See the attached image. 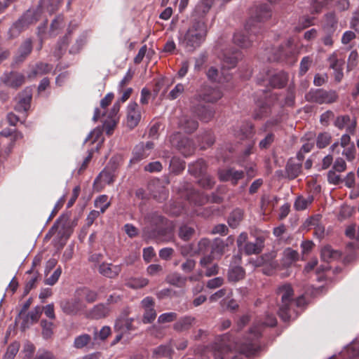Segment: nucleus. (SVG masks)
I'll use <instances>...</instances> for the list:
<instances>
[{"label": "nucleus", "instance_id": "obj_30", "mask_svg": "<svg viewBox=\"0 0 359 359\" xmlns=\"http://www.w3.org/2000/svg\"><path fill=\"white\" fill-rule=\"evenodd\" d=\"M357 122L354 120L351 123V118L348 115L338 116L334 121V126L339 130H343L346 127V131L351 134L355 133Z\"/></svg>", "mask_w": 359, "mask_h": 359}, {"label": "nucleus", "instance_id": "obj_41", "mask_svg": "<svg viewBox=\"0 0 359 359\" xmlns=\"http://www.w3.org/2000/svg\"><path fill=\"white\" fill-rule=\"evenodd\" d=\"M198 138L202 149L211 147L215 142V137L212 130L204 131Z\"/></svg>", "mask_w": 359, "mask_h": 359}, {"label": "nucleus", "instance_id": "obj_64", "mask_svg": "<svg viewBox=\"0 0 359 359\" xmlns=\"http://www.w3.org/2000/svg\"><path fill=\"white\" fill-rule=\"evenodd\" d=\"M212 4L205 2L203 0L195 8V13L200 16L205 15L211 8Z\"/></svg>", "mask_w": 359, "mask_h": 359}, {"label": "nucleus", "instance_id": "obj_38", "mask_svg": "<svg viewBox=\"0 0 359 359\" xmlns=\"http://www.w3.org/2000/svg\"><path fill=\"white\" fill-rule=\"evenodd\" d=\"M110 312V309L107 304H98L89 312V316L93 319H101L107 317Z\"/></svg>", "mask_w": 359, "mask_h": 359}, {"label": "nucleus", "instance_id": "obj_42", "mask_svg": "<svg viewBox=\"0 0 359 359\" xmlns=\"http://www.w3.org/2000/svg\"><path fill=\"white\" fill-rule=\"evenodd\" d=\"M27 273L28 276L26 278L25 294H27L32 288L36 287V284L40 278L39 272L35 270L30 269L27 271Z\"/></svg>", "mask_w": 359, "mask_h": 359}, {"label": "nucleus", "instance_id": "obj_44", "mask_svg": "<svg viewBox=\"0 0 359 359\" xmlns=\"http://www.w3.org/2000/svg\"><path fill=\"white\" fill-rule=\"evenodd\" d=\"M64 18L62 15H57L51 22L48 30L49 36H57L60 30L65 27Z\"/></svg>", "mask_w": 359, "mask_h": 359}, {"label": "nucleus", "instance_id": "obj_53", "mask_svg": "<svg viewBox=\"0 0 359 359\" xmlns=\"http://www.w3.org/2000/svg\"><path fill=\"white\" fill-rule=\"evenodd\" d=\"M31 100L32 95L30 93L20 97L18 102L15 105V110L18 111L26 112L30 107Z\"/></svg>", "mask_w": 359, "mask_h": 359}, {"label": "nucleus", "instance_id": "obj_57", "mask_svg": "<svg viewBox=\"0 0 359 359\" xmlns=\"http://www.w3.org/2000/svg\"><path fill=\"white\" fill-rule=\"evenodd\" d=\"M339 255V252L333 250L330 246H325L321 250V258L327 262H329L331 259L337 258Z\"/></svg>", "mask_w": 359, "mask_h": 359}, {"label": "nucleus", "instance_id": "obj_10", "mask_svg": "<svg viewBox=\"0 0 359 359\" xmlns=\"http://www.w3.org/2000/svg\"><path fill=\"white\" fill-rule=\"evenodd\" d=\"M148 224V232L151 236H156L163 234L167 219L156 212H151L145 217Z\"/></svg>", "mask_w": 359, "mask_h": 359}, {"label": "nucleus", "instance_id": "obj_49", "mask_svg": "<svg viewBox=\"0 0 359 359\" xmlns=\"http://www.w3.org/2000/svg\"><path fill=\"white\" fill-rule=\"evenodd\" d=\"M187 278L182 276L180 273H173L167 276V282L177 287H183L186 285Z\"/></svg>", "mask_w": 359, "mask_h": 359}, {"label": "nucleus", "instance_id": "obj_4", "mask_svg": "<svg viewBox=\"0 0 359 359\" xmlns=\"http://www.w3.org/2000/svg\"><path fill=\"white\" fill-rule=\"evenodd\" d=\"M266 54L269 62H283L292 65L297 60V53L291 40H287L270 50H266Z\"/></svg>", "mask_w": 359, "mask_h": 359}, {"label": "nucleus", "instance_id": "obj_51", "mask_svg": "<svg viewBox=\"0 0 359 359\" xmlns=\"http://www.w3.org/2000/svg\"><path fill=\"white\" fill-rule=\"evenodd\" d=\"M71 31L69 29L67 34L61 39L57 44L55 50L53 51L54 56L60 58L66 50L68 44V37Z\"/></svg>", "mask_w": 359, "mask_h": 359}, {"label": "nucleus", "instance_id": "obj_1", "mask_svg": "<svg viewBox=\"0 0 359 359\" xmlns=\"http://www.w3.org/2000/svg\"><path fill=\"white\" fill-rule=\"evenodd\" d=\"M52 13L54 11L51 0H40L36 8L27 10L21 18L11 27L8 32L9 39L16 38L30 25L36 23L43 11Z\"/></svg>", "mask_w": 359, "mask_h": 359}, {"label": "nucleus", "instance_id": "obj_54", "mask_svg": "<svg viewBox=\"0 0 359 359\" xmlns=\"http://www.w3.org/2000/svg\"><path fill=\"white\" fill-rule=\"evenodd\" d=\"M332 140V136L328 132L320 133L316 138V146L319 149L325 148Z\"/></svg>", "mask_w": 359, "mask_h": 359}, {"label": "nucleus", "instance_id": "obj_27", "mask_svg": "<svg viewBox=\"0 0 359 359\" xmlns=\"http://www.w3.org/2000/svg\"><path fill=\"white\" fill-rule=\"evenodd\" d=\"M121 270V264L114 265L111 263L107 262H102L98 267V272L102 276L110 279H114L118 277Z\"/></svg>", "mask_w": 359, "mask_h": 359}, {"label": "nucleus", "instance_id": "obj_2", "mask_svg": "<svg viewBox=\"0 0 359 359\" xmlns=\"http://www.w3.org/2000/svg\"><path fill=\"white\" fill-rule=\"evenodd\" d=\"M207 33V25L205 22L194 20L187 32L180 37V44L187 51L193 52L205 41Z\"/></svg>", "mask_w": 359, "mask_h": 359}, {"label": "nucleus", "instance_id": "obj_48", "mask_svg": "<svg viewBox=\"0 0 359 359\" xmlns=\"http://www.w3.org/2000/svg\"><path fill=\"white\" fill-rule=\"evenodd\" d=\"M313 201V196H309L305 198L303 196H298L294 201V208L297 211L304 210Z\"/></svg>", "mask_w": 359, "mask_h": 359}, {"label": "nucleus", "instance_id": "obj_23", "mask_svg": "<svg viewBox=\"0 0 359 359\" xmlns=\"http://www.w3.org/2000/svg\"><path fill=\"white\" fill-rule=\"evenodd\" d=\"M141 119V112L138 104L135 102H130L127 107L126 124L130 129L135 128Z\"/></svg>", "mask_w": 359, "mask_h": 359}, {"label": "nucleus", "instance_id": "obj_22", "mask_svg": "<svg viewBox=\"0 0 359 359\" xmlns=\"http://www.w3.org/2000/svg\"><path fill=\"white\" fill-rule=\"evenodd\" d=\"M115 179V172L106 167L96 177L94 181V189L100 191L106 184H111Z\"/></svg>", "mask_w": 359, "mask_h": 359}, {"label": "nucleus", "instance_id": "obj_32", "mask_svg": "<svg viewBox=\"0 0 359 359\" xmlns=\"http://www.w3.org/2000/svg\"><path fill=\"white\" fill-rule=\"evenodd\" d=\"M194 112L202 122L208 123L214 118L215 109L213 107L201 104L196 107Z\"/></svg>", "mask_w": 359, "mask_h": 359}, {"label": "nucleus", "instance_id": "obj_35", "mask_svg": "<svg viewBox=\"0 0 359 359\" xmlns=\"http://www.w3.org/2000/svg\"><path fill=\"white\" fill-rule=\"evenodd\" d=\"M338 18L334 12H330L325 15L323 29L324 32H335L337 28Z\"/></svg>", "mask_w": 359, "mask_h": 359}, {"label": "nucleus", "instance_id": "obj_40", "mask_svg": "<svg viewBox=\"0 0 359 359\" xmlns=\"http://www.w3.org/2000/svg\"><path fill=\"white\" fill-rule=\"evenodd\" d=\"M207 165L204 160L198 159L189 165L188 171L191 175L199 177L205 173Z\"/></svg>", "mask_w": 359, "mask_h": 359}, {"label": "nucleus", "instance_id": "obj_26", "mask_svg": "<svg viewBox=\"0 0 359 359\" xmlns=\"http://www.w3.org/2000/svg\"><path fill=\"white\" fill-rule=\"evenodd\" d=\"M134 323L133 318H117L114 324V330L121 334L130 333L137 329V326L135 325Z\"/></svg>", "mask_w": 359, "mask_h": 359}, {"label": "nucleus", "instance_id": "obj_24", "mask_svg": "<svg viewBox=\"0 0 359 359\" xmlns=\"http://www.w3.org/2000/svg\"><path fill=\"white\" fill-rule=\"evenodd\" d=\"M60 307L67 315L74 316L82 311L85 306L79 298L62 302Z\"/></svg>", "mask_w": 359, "mask_h": 359}, {"label": "nucleus", "instance_id": "obj_19", "mask_svg": "<svg viewBox=\"0 0 359 359\" xmlns=\"http://www.w3.org/2000/svg\"><path fill=\"white\" fill-rule=\"evenodd\" d=\"M243 170H237L233 168L220 169L218 170V177L222 182H230L233 186L236 185L238 181L244 177Z\"/></svg>", "mask_w": 359, "mask_h": 359}, {"label": "nucleus", "instance_id": "obj_50", "mask_svg": "<svg viewBox=\"0 0 359 359\" xmlns=\"http://www.w3.org/2000/svg\"><path fill=\"white\" fill-rule=\"evenodd\" d=\"M195 229L189 224H183L179 229V237L184 241H189L195 234Z\"/></svg>", "mask_w": 359, "mask_h": 359}, {"label": "nucleus", "instance_id": "obj_63", "mask_svg": "<svg viewBox=\"0 0 359 359\" xmlns=\"http://www.w3.org/2000/svg\"><path fill=\"white\" fill-rule=\"evenodd\" d=\"M41 326L42 327V334L43 338H50L53 334V323L46 320H42L41 321Z\"/></svg>", "mask_w": 359, "mask_h": 359}, {"label": "nucleus", "instance_id": "obj_21", "mask_svg": "<svg viewBox=\"0 0 359 359\" xmlns=\"http://www.w3.org/2000/svg\"><path fill=\"white\" fill-rule=\"evenodd\" d=\"M0 80L6 86L16 89L25 83V77L20 72L11 71L4 73Z\"/></svg>", "mask_w": 359, "mask_h": 359}, {"label": "nucleus", "instance_id": "obj_36", "mask_svg": "<svg viewBox=\"0 0 359 359\" xmlns=\"http://www.w3.org/2000/svg\"><path fill=\"white\" fill-rule=\"evenodd\" d=\"M302 163L300 162H295L292 159L289 160L285 167L287 177L290 180L297 177L302 172Z\"/></svg>", "mask_w": 359, "mask_h": 359}, {"label": "nucleus", "instance_id": "obj_43", "mask_svg": "<svg viewBox=\"0 0 359 359\" xmlns=\"http://www.w3.org/2000/svg\"><path fill=\"white\" fill-rule=\"evenodd\" d=\"M244 212L240 208L234 209L228 217V224L230 227L235 229L239 226L241 221L243 219Z\"/></svg>", "mask_w": 359, "mask_h": 359}, {"label": "nucleus", "instance_id": "obj_46", "mask_svg": "<svg viewBox=\"0 0 359 359\" xmlns=\"http://www.w3.org/2000/svg\"><path fill=\"white\" fill-rule=\"evenodd\" d=\"M186 167V163L179 157L174 156L170 163V170L175 175L180 174Z\"/></svg>", "mask_w": 359, "mask_h": 359}, {"label": "nucleus", "instance_id": "obj_5", "mask_svg": "<svg viewBox=\"0 0 359 359\" xmlns=\"http://www.w3.org/2000/svg\"><path fill=\"white\" fill-rule=\"evenodd\" d=\"M278 294L281 295V304L279 307V317L285 322L292 318V310L289 308L293 299L294 291L290 284H284L278 288Z\"/></svg>", "mask_w": 359, "mask_h": 359}, {"label": "nucleus", "instance_id": "obj_6", "mask_svg": "<svg viewBox=\"0 0 359 359\" xmlns=\"http://www.w3.org/2000/svg\"><path fill=\"white\" fill-rule=\"evenodd\" d=\"M305 99L309 102L318 104H332L338 99V95L335 90H326L323 88L311 89L306 95Z\"/></svg>", "mask_w": 359, "mask_h": 359}, {"label": "nucleus", "instance_id": "obj_61", "mask_svg": "<svg viewBox=\"0 0 359 359\" xmlns=\"http://www.w3.org/2000/svg\"><path fill=\"white\" fill-rule=\"evenodd\" d=\"M199 177L200 179L198 181V184L201 187L206 189H210L215 185V182L214 179L211 176L207 175L205 173Z\"/></svg>", "mask_w": 359, "mask_h": 359}, {"label": "nucleus", "instance_id": "obj_45", "mask_svg": "<svg viewBox=\"0 0 359 359\" xmlns=\"http://www.w3.org/2000/svg\"><path fill=\"white\" fill-rule=\"evenodd\" d=\"M245 271L241 266L231 267L228 272V280L229 282H238L245 278Z\"/></svg>", "mask_w": 359, "mask_h": 359}, {"label": "nucleus", "instance_id": "obj_47", "mask_svg": "<svg viewBox=\"0 0 359 359\" xmlns=\"http://www.w3.org/2000/svg\"><path fill=\"white\" fill-rule=\"evenodd\" d=\"M79 296L85 299L88 303H93L98 298V293L95 290H90L88 287L81 288L77 291Z\"/></svg>", "mask_w": 359, "mask_h": 359}, {"label": "nucleus", "instance_id": "obj_14", "mask_svg": "<svg viewBox=\"0 0 359 359\" xmlns=\"http://www.w3.org/2000/svg\"><path fill=\"white\" fill-rule=\"evenodd\" d=\"M230 335L224 334L218 336L212 345L214 356L216 359H224V354L231 349Z\"/></svg>", "mask_w": 359, "mask_h": 359}, {"label": "nucleus", "instance_id": "obj_34", "mask_svg": "<svg viewBox=\"0 0 359 359\" xmlns=\"http://www.w3.org/2000/svg\"><path fill=\"white\" fill-rule=\"evenodd\" d=\"M174 350L171 344L160 345L152 349V358L161 359L172 357Z\"/></svg>", "mask_w": 359, "mask_h": 359}, {"label": "nucleus", "instance_id": "obj_9", "mask_svg": "<svg viewBox=\"0 0 359 359\" xmlns=\"http://www.w3.org/2000/svg\"><path fill=\"white\" fill-rule=\"evenodd\" d=\"M181 196L196 206H202L209 201L208 196L196 190L189 183H185L180 189Z\"/></svg>", "mask_w": 359, "mask_h": 359}, {"label": "nucleus", "instance_id": "obj_16", "mask_svg": "<svg viewBox=\"0 0 359 359\" xmlns=\"http://www.w3.org/2000/svg\"><path fill=\"white\" fill-rule=\"evenodd\" d=\"M231 133L241 140L251 139L255 134L254 125L248 121H243L233 126Z\"/></svg>", "mask_w": 359, "mask_h": 359}, {"label": "nucleus", "instance_id": "obj_28", "mask_svg": "<svg viewBox=\"0 0 359 359\" xmlns=\"http://www.w3.org/2000/svg\"><path fill=\"white\" fill-rule=\"evenodd\" d=\"M206 75L210 80L220 83H228L232 79V75L226 72V70L223 69V67L219 73L217 69L211 67L208 69Z\"/></svg>", "mask_w": 359, "mask_h": 359}, {"label": "nucleus", "instance_id": "obj_60", "mask_svg": "<svg viewBox=\"0 0 359 359\" xmlns=\"http://www.w3.org/2000/svg\"><path fill=\"white\" fill-rule=\"evenodd\" d=\"M149 283V280L145 278H135L130 279L127 283L126 285L128 287L133 288V289H139L144 287V286L147 285Z\"/></svg>", "mask_w": 359, "mask_h": 359}, {"label": "nucleus", "instance_id": "obj_39", "mask_svg": "<svg viewBox=\"0 0 359 359\" xmlns=\"http://www.w3.org/2000/svg\"><path fill=\"white\" fill-rule=\"evenodd\" d=\"M1 135L4 136V138H0V156L8 155L12 149L13 143L12 139H8L10 133L6 130L1 132Z\"/></svg>", "mask_w": 359, "mask_h": 359}, {"label": "nucleus", "instance_id": "obj_62", "mask_svg": "<svg viewBox=\"0 0 359 359\" xmlns=\"http://www.w3.org/2000/svg\"><path fill=\"white\" fill-rule=\"evenodd\" d=\"M184 210V207L179 202H173L172 203L169 207H166L165 212L166 213L172 215V216H178L182 213Z\"/></svg>", "mask_w": 359, "mask_h": 359}, {"label": "nucleus", "instance_id": "obj_52", "mask_svg": "<svg viewBox=\"0 0 359 359\" xmlns=\"http://www.w3.org/2000/svg\"><path fill=\"white\" fill-rule=\"evenodd\" d=\"M226 247L224 241L221 238H215L211 243V254L212 255H222Z\"/></svg>", "mask_w": 359, "mask_h": 359}, {"label": "nucleus", "instance_id": "obj_56", "mask_svg": "<svg viewBox=\"0 0 359 359\" xmlns=\"http://www.w3.org/2000/svg\"><path fill=\"white\" fill-rule=\"evenodd\" d=\"M315 18L309 15H304L299 19L298 25L295 27L294 29L297 32H300L313 25H314Z\"/></svg>", "mask_w": 359, "mask_h": 359}, {"label": "nucleus", "instance_id": "obj_8", "mask_svg": "<svg viewBox=\"0 0 359 359\" xmlns=\"http://www.w3.org/2000/svg\"><path fill=\"white\" fill-rule=\"evenodd\" d=\"M170 142L171 145L185 157L192 155L195 151V145L193 141L180 133L172 134L170 137Z\"/></svg>", "mask_w": 359, "mask_h": 359}, {"label": "nucleus", "instance_id": "obj_12", "mask_svg": "<svg viewBox=\"0 0 359 359\" xmlns=\"http://www.w3.org/2000/svg\"><path fill=\"white\" fill-rule=\"evenodd\" d=\"M271 17V8L267 4H262L254 8L251 18L247 21L251 24V27H256L259 32L260 26L257 22L265 21Z\"/></svg>", "mask_w": 359, "mask_h": 359}, {"label": "nucleus", "instance_id": "obj_59", "mask_svg": "<svg viewBox=\"0 0 359 359\" xmlns=\"http://www.w3.org/2000/svg\"><path fill=\"white\" fill-rule=\"evenodd\" d=\"M91 341V337L88 334H83L74 339V346L81 349L86 347Z\"/></svg>", "mask_w": 359, "mask_h": 359}, {"label": "nucleus", "instance_id": "obj_11", "mask_svg": "<svg viewBox=\"0 0 359 359\" xmlns=\"http://www.w3.org/2000/svg\"><path fill=\"white\" fill-rule=\"evenodd\" d=\"M251 236L255 238L254 241L247 242L243 247L242 250L247 255H258L262 252L266 240V235L261 231H255L251 233Z\"/></svg>", "mask_w": 359, "mask_h": 359}, {"label": "nucleus", "instance_id": "obj_33", "mask_svg": "<svg viewBox=\"0 0 359 359\" xmlns=\"http://www.w3.org/2000/svg\"><path fill=\"white\" fill-rule=\"evenodd\" d=\"M53 69V66L48 63L39 62H37L29 72L27 76L29 79H33L36 76H41L49 73Z\"/></svg>", "mask_w": 359, "mask_h": 359}, {"label": "nucleus", "instance_id": "obj_55", "mask_svg": "<svg viewBox=\"0 0 359 359\" xmlns=\"http://www.w3.org/2000/svg\"><path fill=\"white\" fill-rule=\"evenodd\" d=\"M306 303L305 298L303 296H300L297 299H292L290 304V309L292 310V318L291 319H294L297 317L298 311L297 309L303 306Z\"/></svg>", "mask_w": 359, "mask_h": 359}, {"label": "nucleus", "instance_id": "obj_15", "mask_svg": "<svg viewBox=\"0 0 359 359\" xmlns=\"http://www.w3.org/2000/svg\"><path fill=\"white\" fill-rule=\"evenodd\" d=\"M243 58L242 52L239 50L231 48L226 49L222 54V67L226 69H231L236 67L239 60Z\"/></svg>", "mask_w": 359, "mask_h": 359}, {"label": "nucleus", "instance_id": "obj_37", "mask_svg": "<svg viewBox=\"0 0 359 359\" xmlns=\"http://www.w3.org/2000/svg\"><path fill=\"white\" fill-rule=\"evenodd\" d=\"M196 319L194 317L186 316L180 318L173 325V329L177 332H184L189 330Z\"/></svg>", "mask_w": 359, "mask_h": 359}, {"label": "nucleus", "instance_id": "obj_25", "mask_svg": "<svg viewBox=\"0 0 359 359\" xmlns=\"http://www.w3.org/2000/svg\"><path fill=\"white\" fill-rule=\"evenodd\" d=\"M149 189L152 197L158 202H163L168 197V190L159 180L149 183Z\"/></svg>", "mask_w": 359, "mask_h": 359}, {"label": "nucleus", "instance_id": "obj_20", "mask_svg": "<svg viewBox=\"0 0 359 359\" xmlns=\"http://www.w3.org/2000/svg\"><path fill=\"white\" fill-rule=\"evenodd\" d=\"M141 306L144 309L142 323H151L156 318L154 299L151 297H147L141 301Z\"/></svg>", "mask_w": 359, "mask_h": 359}, {"label": "nucleus", "instance_id": "obj_58", "mask_svg": "<svg viewBox=\"0 0 359 359\" xmlns=\"http://www.w3.org/2000/svg\"><path fill=\"white\" fill-rule=\"evenodd\" d=\"M110 205L111 203L108 201V196L107 195H101L95 201V206L100 210V212L101 213H104Z\"/></svg>", "mask_w": 359, "mask_h": 359}, {"label": "nucleus", "instance_id": "obj_18", "mask_svg": "<svg viewBox=\"0 0 359 359\" xmlns=\"http://www.w3.org/2000/svg\"><path fill=\"white\" fill-rule=\"evenodd\" d=\"M268 81L272 88H282L285 87L288 81V74L283 72L272 74L270 70L266 71V77L262 79V81Z\"/></svg>", "mask_w": 359, "mask_h": 359}, {"label": "nucleus", "instance_id": "obj_17", "mask_svg": "<svg viewBox=\"0 0 359 359\" xmlns=\"http://www.w3.org/2000/svg\"><path fill=\"white\" fill-rule=\"evenodd\" d=\"M154 147L152 142L147 143L140 142L137 144L133 151V158L130 161V164L137 163L140 161L147 158Z\"/></svg>", "mask_w": 359, "mask_h": 359}, {"label": "nucleus", "instance_id": "obj_3", "mask_svg": "<svg viewBox=\"0 0 359 359\" xmlns=\"http://www.w3.org/2000/svg\"><path fill=\"white\" fill-rule=\"evenodd\" d=\"M276 324L277 319L273 314H266L265 318L261 325H255L250 329L252 337L242 345V352L248 356L255 355L258 350L257 340L262 335V327H275Z\"/></svg>", "mask_w": 359, "mask_h": 359}, {"label": "nucleus", "instance_id": "obj_31", "mask_svg": "<svg viewBox=\"0 0 359 359\" xmlns=\"http://www.w3.org/2000/svg\"><path fill=\"white\" fill-rule=\"evenodd\" d=\"M178 126L186 133L191 134L198 128V122L191 116L184 115L180 118Z\"/></svg>", "mask_w": 359, "mask_h": 359}, {"label": "nucleus", "instance_id": "obj_7", "mask_svg": "<svg viewBox=\"0 0 359 359\" xmlns=\"http://www.w3.org/2000/svg\"><path fill=\"white\" fill-rule=\"evenodd\" d=\"M259 32L256 27H251L250 21L247 22L243 30L234 34L233 42L241 48H249L252 46Z\"/></svg>", "mask_w": 359, "mask_h": 359}, {"label": "nucleus", "instance_id": "obj_13", "mask_svg": "<svg viewBox=\"0 0 359 359\" xmlns=\"http://www.w3.org/2000/svg\"><path fill=\"white\" fill-rule=\"evenodd\" d=\"M198 96L202 101L215 103L223 97V93L218 87L203 84L198 92Z\"/></svg>", "mask_w": 359, "mask_h": 359}, {"label": "nucleus", "instance_id": "obj_29", "mask_svg": "<svg viewBox=\"0 0 359 359\" xmlns=\"http://www.w3.org/2000/svg\"><path fill=\"white\" fill-rule=\"evenodd\" d=\"M33 48L32 41L31 39H27L20 46L13 60L16 64L24 62L32 53Z\"/></svg>", "mask_w": 359, "mask_h": 359}]
</instances>
